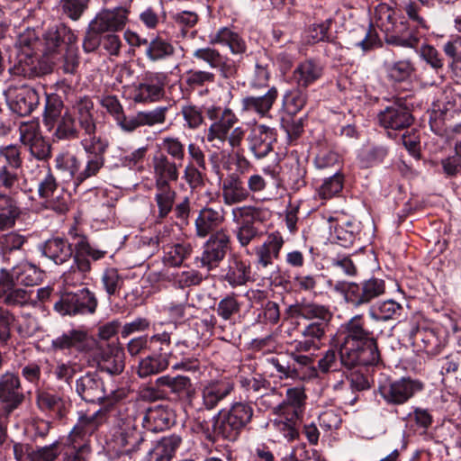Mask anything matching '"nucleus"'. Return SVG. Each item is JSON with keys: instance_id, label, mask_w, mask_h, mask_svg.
<instances>
[{"instance_id": "34", "label": "nucleus", "mask_w": 461, "mask_h": 461, "mask_svg": "<svg viewBox=\"0 0 461 461\" xmlns=\"http://www.w3.org/2000/svg\"><path fill=\"white\" fill-rule=\"evenodd\" d=\"M237 122L235 113L230 108H224L219 120L209 127L207 140L215 142L213 145L219 147L218 143L226 141L227 134Z\"/></svg>"}, {"instance_id": "2", "label": "nucleus", "mask_w": 461, "mask_h": 461, "mask_svg": "<svg viewBox=\"0 0 461 461\" xmlns=\"http://www.w3.org/2000/svg\"><path fill=\"white\" fill-rule=\"evenodd\" d=\"M80 144L86 155L81 167L80 160L68 152L59 153L56 158V168L73 179L75 187H78L86 180L96 176L105 163V152L108 142L81 140Z\"/></svg>"}, {"instance_id": "19", "label": "nucleus", "mask_w": 461, "mask_h": 461, "mask_svg": "<svg viewBox=\"0 0 461 461\" xmlns=\"http://www.w3.org/2000/svg\"><path fill=\"white\" fill-rule=\"evenodd\" d=\"M193 57L206 63L211 68L216 69L223 78H230L237 72L234 62L216 49L211 47L196 49L193 52Z\"/></svg>"}, {"instance_id": "61", "label": "nucleus", "mask_w": 461, "mask_h": 461, "mask_svg": "<svg viewBox=\"0 0 461 461\" xmlns=\"http://www.w3.org/2000/svg\"><path fill=\"white\" fill-rule=\"evenodd\" d=\"M167 112V106H158L150 111L138 112L141 126L151 127L157 124H163L166 122Z\"/></svg>"}, {"instance_id": "18", "label": "nucleus", "mask_w": 461, "mask_h": 461, "mask_svg": "<svg viewBox=\"0 0 461 461\" xmlns=\"http://www.w3.org/2000/svg\"><path fill=\"white\" fill-rule=\"evenodd\" d=\"M74 113L77 115L80 128L84 131L82 140H98L107 142L101 137L96 136V124L95 120V105L88 96L79 97L72 106Z\"/></svg>"}, {"instance_id": "27", "label": "nucleus", "mask_w": 461, "mask_h": 461, "mask_svg": "<svg viewBox=\"0 0 461 461\" xmlns=\"http://www.w3.org/2000/svg\"><path fill=\"white\" fill-rule=\"evenodd\" d=\"M76 391L86 402H100L105 398L103 381L95 374H86L76 382Z\"/></svg>"}, {"instance_id": "23", "label": "nucleus", "mask_w": 461, "mask_h": 461, "mask_svg": "<svg viewBox=\"0 0 461 461\" xmlns=\"http://www.w3.org/2000/svg\"><path fill=\"white\" fill-rule=\"evenodd\" d=\"M330 322H310L301 331V339H294L291 346L297 351L318 350L325 337Z\"/></svg>"}, {"instance_id": "7", "label": "nucleus", "mask_w": 461, "mask_h": 461, "mask_svg": "<svg viewBox=\"0 0 461 461\" xmlns=\"http://www.w3.org/2000/svg\"><path fill=\"white\" fill-rule=\"evenodd\" d=\"M424 389V384L411 377L386 382L379 386V393L388 404L402 405Z\"/></svg>"}, {"instance_id": "38", "label": "nucleus", "mask_w": 461, "mask_h": 461, "mask_svg": "<svg viewBox=\"0 0 461 461\" xmlns=\"http://www.w3.org/2000/svg\"><path fill=\"white\" fill-rule=\"evenodd\" d=\"M42 253L58 265L68 261L73 256L71 244L62 238L48 240L43 247Z\"/></svg>"}, {"instance_id": "35", "label": "nucleus", "mask_w": 461, "mask_h": 461, "mask_svg": "<svg viewBox=\"0 0 461 461\" xmlns=\"http://www.w3.org/2000/svg\"><path fill=\"white\" fill-rule=\"evenodd\" d=\"M250 265L238 255L228 259L224 279L232 287L245 285L249 280Z\"/></svg>"}, {"instance_id": "63", "label": "nucleus", "mask_w": 461, "mask_h": 461, "mask_svg": "<svg viewBox=\"0 0 461 461\" xmlns=\"http://www.w3.org/2000/svg\"><path fill=\"white\" fill-rule=\"evenodd\" d=\"M342 176L336 172L332 176L324 180L319 188V195L322 199H330L338 194L342 190Z\"/></svg>"}, {"instance_id": "16", "label": "nucleus", "mask_w": 461, "mask_h": 461, "mask_svg": "<svg viewBox=\"0 0 461 461\" xmlns=\"http://www.w3.org/2000/svg\"><path fill=\"white\" fill-rule=\"evenodd\" d=\"M130 13V6L127 5L103 9L90 23L95 32L104 33L122 31L128 23Z\"/></svg>"}, {"instance_id": "46", "label": "nucleus", "mask_w": 461, "mask_h": 461, "mask_svg": "<svg viewBox=\"0 0 461 461\" xmlns=\"http://www.w3.org/2000/svg\"><path fill=\"white\" fill-rule=\"evenodd\" d=\"M145 55L152 62L159 61L172 56L175 52L174 46L160 36H156L148 41Z\"/></svg>"}, {"instance_id": "36", "label": "nucleus", "mask_w": 461, "mask_h": 461, "mask_svg": "<svg viewBox=\"0 0 461 461\" xmlns=\"http://www.w3.org/2000/svg\"><path fill=\"white\" fill-rule=\"evenodd\" d=\"M209 41L211 44H220L227 46L234 55L243 54L247 50L245 41L229 27H221L214 33L210 34Z\"/></svg>"}, {"instance_id": "15", "label": "nucleus", "mask_w": 461, "mask_h": 461, "mask_svg": "<svg viewBox=\"0 0 461 461\" xmlns=\"http://www.w3.org/2000/svg\"><path fill=\"white\" fill-rule=\"evenodd\" d=\"M285 315L287 319L303 318L312 322H330L333 316L329 306L306 299L289 305Z\"/></svg>"}, {"instance_id": "14", "label": "nucleus", "mask_w": 461, "mask_h": 461, "mask_svg": "<svg viewBox=\"0 0 461 461\" xmlns=\"http://www.w3.org/2000/svg\"><path fill=\"white\" fill-rule=\"evenodd\" d=\"M167 81L165 73L146 72L142 82L134 87L133 100L136 103H150L162 99Z\"/></svg>"}, {"instance_id": "25", "label": "nucleus", "mask_w": 461, "mask_h": 461, "mask_svg": "<svg viewBox=\"0 0 461 461\" xmlns=\"http://www.w3.org/2000/svg\"><path fill=\"white\" fill-rule=\"evenodd\" d=\"M378 120L384 128L400 131L411 126L413 117L407 107L394 104L382 111Z\"/></svg>"}, {"instance_id": "30", "label": "nucleus", "mask_w": 461, "mask_h": 461, "mask_svg": "<svg viewBox=\"0 0 461 461\" xmlns=\"http://www.w3.org/2000/svg\"><path fill=\"white\" fill-rule=\"evenodd\" d=\"M234 390L233 383L228 380L212 382L202 389L203 405L207 410H212L227 398Z\"/></svg>"}, {"instance_id": "31", "label": "nucleus", "mask_w": 461, "mask_h": 461, "mask_svg": "<svg viewBox=\"0 0 461 461\" xmlns=\"http://www.w3.org/2000/svg\"><path fill=\"white\" fill-rule=\"evenodd\" d=\"M140 413L141 414L140 420H142L143 426L151 431L164 430L169 428L174 421L173 412L164 405L149 409L145 414L140 411Z\"/></svg>"}, {"instance_id": "10", "label": "nucleus", "mask_w": 461, "mask_h": 461, "mask_svg": "<svg viewBox=\"0 0 461 461\" xmlns=\"http://www.w3.org/2000/svg\"><path fill=\"white\" fill-rule=\"evenodd\" d=\"M230 235L226 229L212 233L204 245L202 256L197 258L200 266L208 271L217 267L230 249Z\"/></svg>"}, {"instance_id": "26", "label": "nucleus", "mask_w": 461, "mask_h": 461, "mask_svg": "<svg viewBox=\"0 0 461 461\" xmlns=\"http://www.w3.org/2000/svg\"><path fill=\"white\" fill-rule=\"evenodd\" d=\"M222 203L226 206L242 203L249 200V191L242 179L235 173L228 175L221 185Z\"/></svg>"}, {"instance_id": "55", "label": "nucleus", "mask_w": 461, "mask_h": 461, "mask_svg": "<svg viewBox=\"0 0 461 461\" xmlns=\"http://www.w3.org/2000/svg\"><path fill=\"white\" fill-rule=\"evenodd\" d=\"M157 386H167L170 389L171 393L176 394H182L187 393L191 386V381L189 377L184 375H163L156 380Z\"/></svg>"}, {"instance_id": "48", "label": "nucleus", "mask_w": 461, "mask_h": 461, "mask_svg": "<svg viewBox=\"0 0 461 461\" xmlns=\"http://www.w3.org/2000/svg\"><path fill=\"white\" fill-rule=\"evenodd\" d=\"M66 109L63 101L59 95H48L46 96L42 121L49 131L54 128L57 120L64 114Z\"/></svg>"}, {"instance_id": "3", "label": "nucleus", "mask_w": 461, "mask_h": 461, "mask_svg": "<svg viewBox=\"0 0 461 461\" xmlns=\"http://www.w3.org/2000/svg\"><path fill=\"white\" fill-rule=\"evenodd\" d=\"M252 407L246 402H235L230 409L220 411L214 417L213 431L225 439L235 440L251 421Z\"/></svg>"}, {"instance_id": "8", "label": "nucleus", "mask_w": 461, "mask_h": 461, "mask_svg": "<svg viewBox=\"0 0 461 461\" xmlns=\"http://www.w3.org/2000/svg\"><path fill=\"white\" fill-rule=\"evenodd\" d=\"M109 408L96 411L91 415H81L69 434V439L75 450L88 451L87 438L98 427L109 420Z\"/></svg>"}, {"instance_id": "42", "label": "nucleus", "mask_w": 461, "mask_h": 461, "mask_svg": "<svg viewBox=\"0 0 461 461\" xmlns=\"http://www.w3.org/2000/svg\"><path fill=\"white\" fill-rule=\"evenodd\" d=\"M52 130H54L52 136L58 140H73L79 137L76 119L68 108H67L64 111V114L57 120Z\"/></svg>"}, {"instance_id": "11", "label": "nucleus", "mask_w": 461, "mask_h": 461, "mask_svg": "<svg viewBox=\"0 0 461 461\" xmlns=\"http://www.w3.org/2000/svg\"><path fill=\"white\" fill-rule=\"evenodd\" d=\"M18 131L21 143L28 149L32 156L40 160L50 157L51 146L42 136L38 122H21Z\"/></svg>"}, {"instance_id": "1", "label": "nucleus", "mask_w": 461, "mask_h": 461, "mask_svg": "<svg viewBox=\"0 0 461 461\" xmlns=\"http://www.w3.org/2000/svg\"><path fill=\"white\" fill-rule=\"evenodd\" d=\"M141 414L135 404L122 403L110 407L109 420L112 435L108 442L109 450L116 456H129L136 452L143 442L139 422Z\"/></svg>"}, {"instance_id": "56", "label": "nucleus", "mask_w": 461, "mask_h": 461, "mask_svg": "<svg viewBox=\"0 0 461 461\" xmlns=\"http://www.w3.org/2000/svg\"><path fill=\"white\" fill-rule=\"evenodd\" d=\"M39 175L38 194L41 199L49 198L58 193L57 180L49 168L40 170Z\"/></svg>"}, {"instance_id": "45", "label": "nucleus", "mask_w": 461, "mask_h": 461, "mask_svg": "<svg viewBox=\"0 0 461 461\" xmlns=\"http://www.w3.org/2000/svg\"><path fill=\"white\" fill-rule=\"evenodd\" d=\"M413 340L420 345L422 349L429 355L438 354L444 347V342L438 338L436 331L429 328H418L412 331Z\"/></svg>"}, {"instance_id": "20", "label": "nucleus", "mask_w": 461, "mask_h": 461, "mask_svg": "<svg viewBox=\"0 0 461 461\" xmlns=\"http://www.w3.org/2000/svg\"><path fill=\"white\" fill-rule=\"evenodd\" d=\"M284 243L282 234L279 231H274L268 234L267 240L261 245L255 248L256 263L258 270L273 266L274 260L279 258Z\"/></svg>"}, {"instance_id": "32", "label": "nucleus", "mask_w": 461, "mask_h": 461, "mask_svg": "<svg viewBox=\"0 0 461 461\" xmlns=\"http://www.w3.org/2000/svg\"><path fill=\"white\" fill-rule=\"evenodd\" d=\"M39 45V38L34 30L26 29L21 32L16 41L19 62L33 65Z\"/></svg>"}, {"instance_id": "58", "label": "nucleus", "mask_w": 461, "mask_h": 461, "mask_svg": "<svg viewBox=\"0 0 461 461\" xmlns=\"http://www.w3.org/2000/svg\"><path fill=\"white\" fill-rule=\"evenodd\" d=\"M90 0H60L62 14L73 21H77L88 8Z\"/></svg>"}, {"instance_id": "59", "label": "nucleus", "mask_w": 461, "mask_h": 461, "mask_svg": "<svg viewBox=\"0 0 461 461\" xmlns=\"http://www.w3.org/2000/svg\"><path fill=\"white\" fill-rule=\"evenodd\" d=\"M305 398L306 396L303 388H289L286 391L285 401L279 405L278 409L285 414L286 409L291 407L293 409L292 411H296L298 413V410L304 404Z\"/></svg>"}, {"instance_id": "17", "label": "nucleus", "mask_w": 461, "mask_h": 461, "mask_svg": "<svg viewBox=\"0 0 461 461\" xmlns=\"http://www.w3.org/2000/svg\"><path fill=\"white\" fill-rule=\"evenodd\" d=\"M339 354L340 364L348 369L356 366H372L378 363L380 354L377 348L376 341L370 339L362 345L353 348L352 351Z\"/></svg>"}, {"instance_id": "9", "label": "nucleus", "mask_w": 461, "mask_h": 461, "mask_svg": "<svg viewBox=\"0 0 461 461\" xmlns=\"http://www.w3.org/2000/svg\"><path fill=\"white\" fill-rule=\"evenodd\" d=\"M4 94L10 109L20 116L31 114L40 103L38 92L27 85H10Z\"/></svg>"}, {"instance_id": "64", "label": "nucleus", "mask_w": 461, "mask_h": 461, "mask_svg": "<svg viewBox=\"0 0 461 461\" xmlns=\"http://www.w3.org/2000/svg\"><path fill=\"white\" fill-rule=\"evenodd\" d=\"M18 332L23 337H32L41 330L38 319L30 312H22L18 320Z\"/></svg>"}, {"instance_id": "54", "label": "nucleus", "mask_w": 461, "mask_h": 461, "mask_svg": "<svg viewBox=\"0 0 461 461\" xmlns=\"http://www.w3.org/2000/svg\"><path fill=\"white\" fill-rule=\"evenodd\" d=\"M86 339V332L79 330H71L61 336L57 337L51 341V347L54 349L63 350L71 348H77Z\"/></svg>"}, {"instance_id": "52", "label": "nucleus", "mask_w": 461, "mask_h": 461, "mask_svg": "<svg viewBox=\"0 0 461 461\" xmlns=\"http://www.w3.org/2000/svg\"><path fill=\"white\" fill-rule=\"evenodd\" d=\"M12 277L19 285L34 286L41 279V272L33 265L24 263L13 269Z\"/></svg>"}, {"instance_id": "49", "label": "nucleus", "mask_w": 461, "mask_h": 461, "mask_svg": "<svg viewBox=\"0 0 461 461\" xmlns=\"http://www.w3.org/2000/svg\"><path fill=\"white\" fill-rule=\"evenodd\" d=\"M290 417L280 415L273 420V426L276 430L280 432L285 438L293 441L299 437V420L296 411H292Z\"/></svg>"}, {"instance_id": "37", "label": "nucleus", "mask_w": 461, "mask_h": 461, "mask_svg": "<svg viewBox=\"0 0 461 461\" xmlns=\"http://www.w3.org/2000/svg\"><path fill=\"white\" fill-rule=\"evenodd\" d=\"M322 73L323 68L320 62L306 59L298 64L294 70L293 78L299 87L306 88L317 81Z\"/></svg>"}, {"instance_id": "51", "label": "nucleus", "mask_w": 461, "mask_h": 461, "mask_svg": "<svg viewBox=\"0 0 461 461\" xmlns=\"http://www.w3.org/2000/svg\"><path fill=\"white\" fill-rule=\"evenodd\" d=\"M90 270V262L86 258L74 256V265L70 269L64 273V282L68 285L75 286L82 284L86 278V274Z\"/></svg>"}, {"instance_id": "21", "label": "nucleus", "mask_w": 461, "mask_h": 461, "mask_svg": "<svg viewBox=\"0 0 461 461\" xmlns=\"http://www.w3.org/2000/svg\"><path fill=\"white\" fill-rule=\"evenodd\" d=\"M151 168L155 185H170L179 178V166L162 152L152 157Z\"/></svg>"}, {"instance_id": "40", "label": "nucleus", "mask_w": 461, "mask_h": 461, "mask_svg": "<svg viewBox=\"0 0 461 461\" xmlns=\"http://www.w3.org/2000/svg\"><path fill=\"white\" fill-rule=\"evenodd\" d=\"M124 358V351L122 348L116 345L108 346L102 354L99 362L100 369L110 375L121 374L125 366Z\"/></svg>"}, {"instance_id": "43", "label": "nucleus", "mask_w": 461, "mask_h": 461, "mask_svg": "<svg viewBox=\"0 0 461 461\" xmlns=\"http://www.w3.org/2000/svg\"><path fill=\"white\" fill-rule=\"evenodd\" d=\"M169 366L167 354H154L147 356L139 361L137 375L140 378H146L166 370Z\"/></svg>"}, {"instance_id": "62", "label": "nucleus", "mask_w": 461, "mask_h": 461, "mask_svg": "<svg viewBox=\"0 0 461 461\" xmlns=\"http://www.w3.org/2000/svg\"><path fill=\"white\" fill-rule=\"evenodd\" d=\"M270 72L268 63L263 59H258L255 64V70L250 78V86L256 89H261L268 86Z\"/></svg>"}, {"instance_id": "4", "label": "nucleus", "mask_w": 461, "mask_h": 461, "mask_svg": "<svg viewBox=\"0 0 461 461\" xmlns=\"http://www.w3.org/2000/svg\"><path fill=\"white\" fill-rule=\"evenodd\" d=\"M393 14V10L384 5L375 10L376 25L385 32V41L395 46L416 48L419 38L410 32L406 23H394Z\"/></svg>"}, {"instance_id": "12", "label": "nucleus", "mask_w": 461, "mask_h": 461, "mask_svg": "<svg viewBox=\"0 0 461 461\" xmlns=\"http://www.w3.org/2000/svg\"><path fill=\"white\" fill-rule=\"evenodd\" d=\"M24 400L25 395L18 374L7 371L1 375L0 402L3 404V415L8 417Z\"/></svg>"}, {"instance_id": "57", "label": "nucleus", "mask_w": 461, "mask_h": 461, "mask_svg": "<svg viewBox=\"0 0 461 461\" xmlns=\"http://www.w3.org/2000/svg\"><path fill=\"white\" fill-rule=\"evenodd\" d=\"M27 240V237L18 231H10L2 234L0 235V250L3 254L20 250Z\"/></svg>"}, {"instance_id": "29", "label": "nucleus", "mask_w": 461, "mask_h": 461, "mask_svg": "<svg viewBox=\"0 0 461 461\" xmlns=\"http://www.w3.org/2000/svg\"><path fill=\"white\" fill-rule=\"evenodd\" d=\"M274 140L272 129L266 125L255 126L249 136V149L257 158H265L272 150Z\"/></svg>"}, {"instance_id": "6", "label": "nucleus", "mask_w": 461, "mask_h": 461, "mask_svg": "<svg viewBox=\"0 0 461 461\" xmlns=\"http://www.w3.org/2000/svg\"><path fill=\"white\" fill-rule=\"evenodd\" d=\"M98 305L95 294L88 288H83L76 293H65L55 303L54 309L61 315L94 314Z\"/></svg>"}, {"instance_id": "53", "label": "nucleus", "mask_w": 461, "mask_h": 461, "mask_svg": "<svg viewBox=\"0 0 461 461\" xmlns=\"http://www.w3.org/2000/svg\"><path fill=\"white\" fill-rule=\"evenodd\" d=\"M400 303L393 300H386L369 310V316L375 321H388L400 315L402 311Z\"/></svg>"}, {"instance_id": "24", "label": "nucleus", "mask_w": 461, "mask_h": 461, "mask_svg": "<svg viewBox=\"0 0 461 461\" xmlns=\"http://www.w3.org/2000/svg\"><path fill=\"white\" fill-rule=\"evenodd\" d=\"M370 339V332L364 327L363 315L354 316L346 324V336L339 347V355L343 352L346 356L348 355V352L352 351L353 348L362 345Z\"/></svg>"}, {"instance_id": "13", "label": "nucleus", "mask_w": 461, "mask_h": 461, "mask_svg": "<svg viewBox=\"0 0 461 461\" xmlns=\"http://www.w3.org/2000/svg\"><path fill=\"white\" fill-rule=\"evenodd\" d=\"M385 293V283L383 279L370 278L359 284L349 283L346 289L347 302L355 307L367 304Z\"/></svg>"}, {"instance_id": "60", "label": "nucleus", "mask_w": 461, "mask_h": 461, "mask_svg": "<svg viewBox=\"0 0 461 461\" xmlns=\"http://www.w3.org/2000/svg\"><path fill=\"white\" fill-rule=\"evenodd\" d=\"M215 75L206 70L190 69L185 75V82L190 88L203 86L206 84L213 83Z\"/></svg>"}, {"instance_id": "41", "label": "nucleus", "mask_w": 461, "mask_h": 461, "mask_svg": "<svg viewBox=\"0 0 461 461\" xmlns=\"http://www.w3.org/2000/svg\"><path fill=\"white\" fill-rule=\"evenodd\" d=\"M20 215L21 210L16 201L0 193V231L13 229Z\"/></svg>"}, {"instance_id": "5", "label": "nucleus", "mask_w": 461, "mask_h": 461, "mask_svg": "<svg viewBox=\"0 0 461 461\" xmlns=\"http://www.w3.org/2000/svg\"><path fill=\"white\" fill-rule=\"evenodd\" d=\"M267 213V211L255 206L232 208L231 219L238 225L235 234L241 247H247L259 235L256 223L263 221Z\"/></svg>"}, {"instance_id": "50", "label": "nucleus", "mask_w": 461, "mask_h": 461, "mask_svg": "<svg viewBox=\"0 0 461 461\" xmlns=\"http://www.w3.org/2000/svg\"><path fill=\"white\" fill-rule=\"evenodd\" d=\"M189 243H177L165 248L163 262L169 267H179L192 253Z\"/></svg>"}, {"instance_id": "47", "label": "nucleus", "mask_w": 461, "mask_h": 461, "mask_svg": "<svg viewBox=\"0 0 461 461\" xmlns=\"http://www.w3.org/2000/svg\"><path fill=\"white\" fill-rule=\"evenodd\" d=\"M155 189L154 200L158 209V217L165 218L173 208L176 192L170 185H155Z\"/></svg>"}, {"instance_id": "22", "label": "nucleus", "mask_w": 461, "mask_h": 461, "mask_svg": "<svg viewBox=\"0 0 461 461\" xmlns=\"http://www.w3.org/2000/svg\"><path fill=\"white\" fill-rule=\"evenodd\" d=\"M225 221V211L222 207L205 206L199 211L194 221L195 233L199 238H205L214 233Z\"/></svg>"}, {"instance_id": "28", "label": "nucleus", "mask_w": 461, "mask_h": 461, "mask_svg": "<svg viewBox=\"0 0 461 461\" xmlns=\"http://www.w3.org/2000/svg\"><path fill=\"white\" fill-rule=\"evenodd\" d=\"M33 289H24L14 286L10 283H0V297L4 303L9 306L24 307L38 305L33 298Z\"/></svg>"}, {"instance_id": "33", "label": "nucleus", "mask_w": 461, "mask_h": 461, "mask_svg": "<svg viewBox=\"0 0 461 461\" xmlns=\"http://www.w3.org/2000/svg\"><path fill=\"white\" fill-rule=\"evenodd\" d=\"M278 91L272 86L268 91L260 96H246L241 100L242 111L256 113L261 117L266 116L276 101Z\"/></svg>"}, {"instance_id": "44", "label": "nucleus", "mask_w": 461, "mask_h": 461, "mask_svg": "<svg viewBox=\"0 0 461 461\" xmlns=\"http://www.w3.org/2000/svg\"><path fill=\"white\" fill-rule=\"evenodd\" d=\"M292 348L293 350L288 353L289 357L294 362L292 367L298 370L301 374L300 376H294V379L309 380L317 377V368L313 366V357L303 354L308 351H297L295 348Z\"/></svg>"}, {"instance_id": "39", "label": "nucleus", "mask_w": 461, "mask_h": 461, "mask_svg": "<svg viewBox=\"0 0 461 461\" xmlns=\"http://www.w3.org/2000/svg\"><path fill=\"white\" fill-rule=\"evenodd\" d=\"M182 442L178 435L162 438L149 452L146 461H170Z\"/></svg>"}]
</instances>
